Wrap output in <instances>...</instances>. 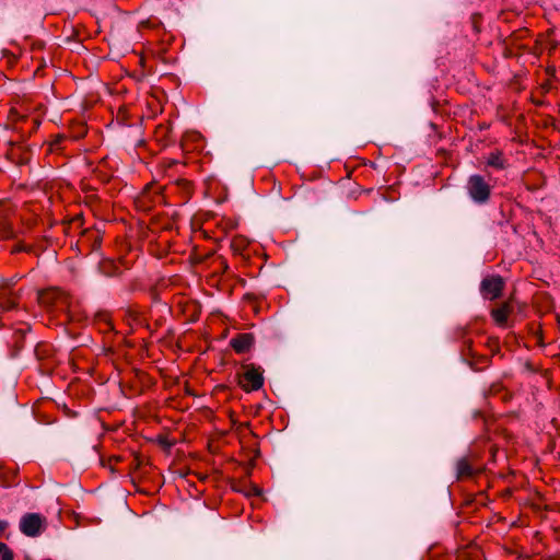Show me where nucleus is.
<instances>
[{"label":"nucleus","mask_w":560,"mask_h":560,"mask_svg":"<svg viewBox=\"0 0 560 560\" xmlns=\"http://www.w3.org/2000/svg\"><path fill=\"white\" fill-rule=\"evenodd\" d=\"M98 323H104L107 329H113L110 315L107 313H100L96 316Z\"/></svg>","instance_id":"nucleus-21"},{"label":"nucleus","mask_w":560,"mask_h":560,"mask_svg":"<svg viewBox=\"0 0 560 560\" xmlns=\"http://www.w3.org/2000/svg\"><path fill=\"white\" fill-rule=\"evenodd\" d=\"M243 373L240 374V386L247 393L258 390L264 385V375L260 366L255 364L242 365Z\"/></svg>","instance_id":"nucleus-5"},{"label":"nucleus","mask_w":560,"mask_h":560,"mask_svg":"<svg viewBox=\"0 0 560 560\" xmlns=\"http://www.w3.org/2000/svg\"><path fill=\"white\" fill-rule=\"evenodd\" d=\"M37 300L39 305L43 306L48 313L56 315H67L70 308L69 295L58 288H50L39 292Z\"/></svg>","instance_id":"nucleus-1"},{"label":"nucleus","mask_w":560,"mask_h":560,"mask_svg":"<svg viewBox=\"0 0 560 560\" xmlns=\"http://www.w3.org/2000/svg\"><path fill=\"white\" fill-rule=\"evenodd\" d=\"M21 295L14 290L11 281L0 284V312H9L18 307Z\"/></svg>","instance_id":"nucleus-6"},{"label":"nucleus","mask_w":560,"mask_h":560,"mask_svg":"<svg viewBox=\"0 0 560 560\" xmlns=\"http://www.w3.org/2000/svg\"><path fill=\"white\" fill-rule=\"evenodd\" d=\"M512 312H513L512 304L509 301H506V302L501 303L499 306L493 307L490 311V315L497 326H499L501 328H505L509 326L508 320H509V317L512 314Z\"/></svg>","instance_id":"nucleus-11"},{"label":"nucleus","mask_w":560,"mask_h":560,"mask_svg":"<svg viewBox=\"0 0 560 560\" xmlns=\"http://www.w3.org/2000/svg\"><path fill=\"white\" fill-rule=\"evenodd\" d=\"M13 235L12 224L7 217L0 214V238H9Z\"/></svg>","instance_id":"nucleus-16"},{"label":"nucleus","mask_w":560,"mask_h":560,"mask_svg":"<svg viewBox=\"0 0 560 560\" xmlns=\"http://www.w3.org/2000/svg\"><path fill=\"white\" fill-rule=\"evenodd\" d=\"M167 189L178 195V203H186L194 194V184L186 178H177Z\"/></svg>","instance_id":"nucleus-9"},{"label":"nucleus","mask_w":560,"mask_h":560,"mask_svg":"<svg viewBox=\"0 0 560 560\" xmlns=\"http://www.w3.org/2000/svg\"><path fill=\"white\" fill-rule=\"evenodd\" d=\"M8 526L9 523L7 521L0 520V537L3 535Z\"/></svg>","instance_id":"nucleus-24"},{"label":"nucleus","mask_w":560,"mask_h":560,"mask_svg":"<svg viewBox=\"0 0 560 560\" xmlns=\"http://www.w3.org/2000/svg\"><path fill=\"white\" fill-rule=\"evenodd\" d=\"M28 117L30 115L23 114L19 112L16 108L10 109L8 115V119L13 125L14 130H16V127H21V125L24 124L25 119Z\"/></svg>","instance_id":"nucleus-15"},{"label":"nucleus","mask_w":560,"mask_h":560,"mask_svg":"<svg viewBox=\"0 0 560 560\" xmlns=\"http://www.w3.org/2000/svg\"><path fill=\"white\" fill-rule=\"evenodd\" d=\"M66 140V137L62 135H57L50 142H49V151L56 152L61 150V144Z\"/></svg>","instance_id":"nucleus-18"},{"label":"nucleus","mask_w":560,"mask_h":560,"mask_svg":"<svg viewBox=\"0 0 560 560\" xmlns=\"http://www.w3.org/2000/svg\"><path fill=\"white\" fill-rule=\"evenodd\" d=\"M179 164V162L177 160H174V159H164L162 162H161V166L164 171H167L170 168H172L173 166Z\"/></svg>","instance_id":"nucleus-22"},{"label":"nucleus","mask_w":560,"mask_h":560,"mask_svg":"<svg viewBox=\"0 0 560 560\" xmlns=\"http://www.w3.org/2000/svg\"><path fill=\"white\" fill-rule=\"evenodd\" d=\"M135 462H137L136 467H138V466H139V460H138V458H135Z\"/></svg>","instance_id":"nucleus-27"},{"label":"nucleus","mask_w":560,"mask_h":560,"mask_svg":"<svg viewBox=\"0 0 560 560\" xmlns=\"http://www.w3.org/2000/svg\"><path fill=\"white\" fill-rule=\"evenodd\" d=\"M120 462L119 456H110L107 459L103 460V466L107 467L112 472L116 471V465Z\"/></svg>","instance_id":"nucleus-20"},{"label":"nucleus","mask_w":560,"mask_h":560,"mask_svg":"<svg viewBox=\"0 0 560 560\" xmlns=\"http://www.w3.org/2000/svg\"><path fill=\"white\" fill-rule=\"evenodd\" d=\"M249 241L243 235H235L231 241V249L234 254L245 256L248 248Z\"/></svg>","instance_id":"nucleus-14"},{"label":"nucleus","mask_w":560,"mask_h":560,"mask_svg":"<svg viewBox=\"0 0 560 560\" xmlns=\"http://www.w3.org/2000/svg\"><path fill=\"white\" fill-rule=\"evenodd\" d=\"M164 188L155 182L147 184L136 200L137 206L143 211H149L156 205L163 203L165 201Z\"/></svg>","instance_id":"nucleus-3"},{"label":"nucleus","mask_w":560,"mask_h":560,"mask_svg":"<svg viewBox=\"0 0 560 560\" xmlns=\"http://www.w3.org/2000/svg\"><path fill=\"white\" fill-rule=\"evenodd\" d=\"M125 319L127 320L129 326L133 325H141L142 324V316L140 312L129 308L125 312Z\"/></svg>","instance_id":"nucleus-17"},{"label":"nucleus","mask_w":560,"mask_h":560,"mask_svg":"<svg viewBox=\"0 0 560 560\" xmlns=\"http://www.w3.org/2000/svg\"><path fill=\"white\" fill-rule=\"evenodd\" d=\"M14 151H15V147H12L11 148V154H14Z\"/></svg>","instance_id":"nucleus-26"},{"label":"nucleus","mask_w":560,"mask_h":560,"mask_svg":"<svg viewBox=\"0 0 560 560\" xmlns=\"http://www.w3.org/2000/svg\"><path fill=\"white\" fill-rule=\"evenodd\" d=\"M504 281L500 276L486 277L480 284V292L485 299L495 300L501 295Z\"/></svg>","instance_id":"nucleus-7"},{"label":"nucleus","mask_w":560,"mask_h":560,"mask_svg":"<svg viewBox=\"0 0 560 560\" xmlns=\"http://www.w3.org/2000/svg\"><path fill=\"white\" fill-rule=\"evenodd\" d=\"M487 165L495 170H505L508 167V161L502 151L495 150L489 153Z\"/></svg>","instance_id":"nucleus-13"},{"label":"nucleus","mask_w":560,"mask_h":560,"mask_svg":"<svg viewBox=\"0 0 560 560\" xmlns=\"http://www.w3.org/2000/svg\"><path fill=\"white\" fill-rule=\"evenodd\" d=\"M466 190L470 199L477 205H485L490 200L491 186L481 175L469 176Z\"/></svg>","instance_id":"nucleus-2"},{"label":"nucleus","mask_w":560,"mask_h":560,"mask_svg":"<svg viewBox=\"0 0 560 560\" xmlns=\"http://www.w3.org/2000/svg\"><path fill=\"white\" fill-rule=\"evenodd\" d=\"M93 234H95L94 246L100 247L102 238H101L98 232H94Z\"/></svg>","instance_id":"nucleus-25"},{"label":"nucleus","mask_w":560,"mask_h":560,"mask_svg":"<svg viewBox=\"0 0 560 560\" xmlns=\"http://www.w3.org/2000/svg\"><path fill=\"white\" fill-rule=\"evenodd\" d=\"M255 337L250 332H242L235 335L230 340L231 348L238 354L248 352L250 348L254 346Z\"/></svg>","instance_id":"nucleus-10"},{"label":"nucleus","mask_w":560,"mask_h":560,"mask_svg":"<svg viewBox=\"0 0 560 560\" xmlns=\"http://www.w3.org/2000/svg\"><path fill=\"white\" fill-rule=\"evenodd\" d=\"M31 246L28 245H16L13 247L12 252L13 253H19V252H31Z\"/></svg>","instance_id":"nucleus-23"},{"label":"nucleus","mask_w":560,"mask_h":560,"mask_svg":"<svg viewBox=\"0 0 560 560\" xmlns=\"http://www.w3.org/2000/svg\"><path fill=\"white\" fill-rule=\"evenodd\" d=\"M39 126L40 119L37 116H30L21 127H16V131L21 137H30L39 128Z\"/></svg>","instance_id":"nucleus-12"},{"label":"nucleus","mask_w":560,"mask_h":560,"mask_svg":"<svg viewBox=\"0 0 560 560\" xmlns=\"http://www.w3.org/2000/svg\"><path fill=\"white\" fill-rule=\"evenodd\" d=\"M0 559L1 560H13L14 555L12 550L0 541Z\"/></svg>","instance_id":"nucleus-19"},{"label":"nucleus","mask_w":560,"mask_h":560,"mask_svg":"<svg viewBox=\"0 0 560 560\" xmlns=\"http://www.w3.org/2000/svg\"><path fill=\"white\" fill-rule=\"evenodd\" d=\"M43 525V517L37 513L25 514L20 522V530L28 536L35 537L39 535Z\"/></svg>","instance_id":"nucleus-8"},{"label":"nucleus","mask_w":560,"mask_h":560,"mask_svg":"<svg viewBox=\"0 0 560 560\" xmlns=\"http://www.w3.org/2000/svg\"><path fill=\"white\" fill-rule=\"evenodd\" d=\"M483 467L476 453L470 452L456 459L455 475L457 480L470 479L480 474Z\"/></svg>","instance_id":"nucleus-4"}]
</instances>
